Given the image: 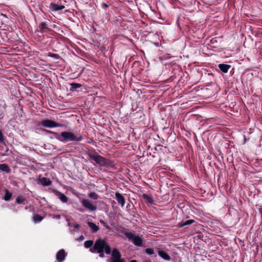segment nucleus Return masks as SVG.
<instances>
[{
	"instance_id": "nucleus-1",
	"label": "nucleus",
	"mask_w": 262,
	"mask_h": 262,
	"mask_svg": "<svg viewBox=\"0 0 262 262\" xmlns=\"http://www.w3.org/2000/svg\"><path fill=\"white\" fill-rule=\"evenodd\" d=\"M90 251L92 253H99L101 258L105 257L104 253L106 254L111 253V257L106 260V262H125L121 257L120 251L117 248H114L112 251L110 245L104 239H97L93 247L90 249Z\"/></svg>"
},
{
	"instance_id": "nucleus-2",
	"label": "nucleus",
	"mask_w": 262,
	"mask_h": 262,
	"mask_svg": "<svg viewBox=\"0 0 262 262\" xmlns=\"http://www.w3.org/2000/svg\"><path fill=\"white\" fill-rule=\"evenodd\" d=\"M50 134L54 135V137L60 141L62 142H68L71 141H80L82 140V137L79 135L76 136L71 132H63L60 134L50 131Z\"/></svg>"
},
{
	"instance_id": "nucleus-3",
	"label": "nucleus",
	"mask_w": 262,
	"mask_h": 262,
	"mask_svg": "<svg viewBox=\"0 0 262 262\" xmlns=\"http://www.w3.org/2000/svg\"><path fill=\"white\" fill-rule=\"evenodd\" d=\"M89 157L100 166H103L106 168H113L115 166L113 161L105 158L104 157L98 155L97 152H95L94 154H91L89 156Z\"/></svg>"
},
{
	"instance_id": "nucleus-4",
	"label": "nucleus",
	"mask_w": 262,
	"mask_h": 262,
	"mask_svg": "<svg viewBox=\"0 0 262 262\" xmlns=\"http://www.w3.org/2000/svg\"><path fill=\"white\" fill-rule=\"evenodd\" d=\"M125 236L134 244L137 246H141L143 240L139 235H136L132 232H126L124 233Z\"/></svg>"
},
{
	"instance_id": "nucleus-5",
	"label": "nucleus",
	"mask_w": 262,
	"mask_h": 262,
	"mask_svg": "<svg viewBox=\"0 0 262 262\" xmlns=\"http://www.w3.org/2000/svg\"><path fill=\"white\" fill-rule=\"evenodd\" d=\"M82 206L91 211H95L97 210V206L92 204L89 200L83 199L81 201Z\"/></svg>"
},
{
	"instance_id": "nucleus-6",
	"label": "nucleus",
	"mask_w": 262,
	"mask_h": 262,
	"mask_svg": "<svg viewBox=\"0 0 262 262\" xmlns=\"http://www.w3.org/2000/svg\"><path fill=\"white\" fill-rule=\"evenodd\" d=\"M52 191L62 203H67L68 202L69 199L63 193L55 190H53Z\"/></svg>"
},
{
	"instance_id": "nucleus-7",
	"label": "nucleus",
	"mask_w": 262,
	"mask_h": 262,
	"mask_svg": "<svg viewBox=\"0 0 262 262\" xmlns=\"http://www.w3.org/2000/svg\"><path fill=\"white\" fill-rule=\"evenodd\" d=\"M115 199L117 201L118 203L120 204L122 207H123L125 203V199L123 195L117 192L115 193Z\"/></svg>"
},
{
	"instance_id": "nucleus-8",
	"label": "nucleus",
	"mask_w": 262,
	"mask_h": 262,
	"mask_svg": "<svg viewBox=\"0 0 262 262\" xmlns=\"http://www.w3.org/2000/svg\"><path fill=\"white\" fill-rule=\"evenodd\" d=\"M65 8L64 6L61 4H57L55 3H50V10L52 11H60Z\"/></svg>"
},
{
	"instance_id": "nucleus-9",
	"label": "nucleus",
	"mask_w": 262,
	"mask_h": 262,
	"mask_svg": "<svg viewBox=\"0 0 262 262\" xmlns=\"http://www.w3.org/2000/svg\"><path fill=\"white\" fill-rule=\"evenodd\" d=\"M66 253L63 249H60L56 254V259L58 262H62L66 257Z\"/></svg>"
},
{
	"instance_id": "nucleus-10",
	"label": "nucleus",
	"mask_w": 262,
	"mask_h": 262,
	"mask_svg": "<svg viewBox=\"0 0 262 262\" xmlns=\"http://www.w3.org/2000/svg\"><path fill=\"white\" fill-rule=\"evenodd\" d=\"M158 255L163 259L166 260H170L171 259L170 256L164 250H159L158 251Z\"/></svg>"
},
{
	"instance_id": "nucleus-11",
	"label": "nucleus",
	"mask_w": 262,
	"mask_h": 262,
	"mask_svg": "<svg viewBox=\"0 0 262 262\" xmlns=\"http://www.w3.org/2000/svg\"><path fill=\"white\" fill-rule=\"evenodd\" d=\"M219 68L222 72L224 73H226L231 68V66L229 64L221 63L219 64Z\"/></svg>"
},
{
	"instance_id": "nucleus-12",
	"label": "nucleus",
	"mask_w": 262,
	"mask_h": 262,
	"mask_svg": "<svg viewBox=\"0 0 262 262\" xmlns=\"http://www.w3.org/2000/svg\"><path fill=\"white\" fill-rule=\"evenodd\" d=\"M88 225L91 228L93 233H95L99 230V226L93 222H88Z\"/></svg>"
},
{
	"instance_id": "nucleus-13",
	"label": "nucleus",
	"mask_w": 262,
	"mask_h": 262,
	"mask_svg": "<svg viewBox=\"0 0 262 262\" xmlns=\"http://www.w3.org/2000/svg\"><path fill=\"white\" fill-rule=\"evenodd\" d=\"M36 125L37 127H49V119H45L41 121H39Z\"/></svg>"
},
{
	"instance_id": "nucleus-14",
	"label": "nucleus",
	"mask_w": 262,
	"mask_h": 262,
	"mask_svg": "<svg viewBox=\"0 0 262 262\" xmlns=\"http://www.w3.org/2000/svg\"><path fill=\"white\" fill-rule=\"evenodd\" d=\"M0 170L3 172H5L7 173L11 172V169L8 164L4 163L0 164Z\"/></svg>"
},
{
	"instance_id": "nucleus-15",
	"label": "nucleus",
	"mask_w": 262,
	"mask_h": 262,
	"mask_svg": "<svg viewBox=\"0 0 262 262\" xmlns=\"http://www.w3.org/2000/svg\"><path fill=\"white\" fill-rule=\"evenodd\" d=\"M44 218V216H42L38 214H34L33 216L32 217V221L35 223H40Z\"/></svg>"
},
{
	"instance_id": "nucleus-16",
	"label": "nucleus",
	"mask_w": 262,
	"mask_h": 262,
	"mask_svg": "<svg viewBox=\"0 0 262 262\" xmlns=\"http://www.w3.org/2000/svg\"><path fill=\"white\" fill-rule=\"evenodd\" d=\"M38 183L42 186L49 185V179L46 178H40L38 180Z\"/></svg>"
},
{
	"instance_id": "nucleus-17",
	"label": "nucleus",
	"mask_w": 262,
	"mask_h": 262,
	"mask_svg": "<svg viewBox=\"0 0 262 262\" xmlns=\"http://www.w3.org/2000/svg\"><path fill=\"white\" fill-rule=\"evenodd\" d=\"M50 57L53 59V62L56 63H59L60 60H61L60 56L57 54L50 53Z\"/></svg>"
},
{
	"instance_id": "nucleus-18",
	"label": "nucleus",
	"mask_w": 262,
	"mask_h": 262,
	"mask_svg": "<svg viewBox=\"0 0 262 262\" xmlns=\"http://www.w3.org/2000/svg\"><path fill=\"white\" fill-rule=\"evenodd\" d=\"M194 222L195 221L193 220H189L186 221H183L179 223V225L180 227L182 228L185 226L189 225Z\"/></svg>"
},
{
	"instance_id": "nucleus-19",
	"label": "nucleus",
	"mask_w": 262,
	"mask_h": 262,
	"mask_svg": "<svg viewBox=\"0 0 262 262\" xmlns=\"http://www.w3.org/2000/svg\"><path fill=\"white\" fill-rule=\"evenodd\" d=\"M4 191L5 195L3 196V199L6 201H9L12 196V193L6 189L4 190Z\"/></svg>"
},
{
	"instance_id": "nucleus-20",
	"label": "nucleus",
	"mask_w": 262,
	"mask_h": 262,
	"mask_svg": "<svg viewBox=\"0 0 262 262\" xmlns=\"http://www.w3.org/2000/svg\"><path fill=\"white\" fill-rule=\"evenodd\" d=\"M26 199L23 195H19L16 199V203L17 204H25Z\"/></svg>"
},
{
	"instance_id": "nucleus-21",
	"label": "nucleus",
	"mask_w": 262,
	"mask_h": 262,
	"mask_svg": "<svg viewBox=\"0 0 262 262\" xmlns=\"http://www.w3.org/2000/svg\"><path fill=\"white\" fill-rule=\"evenodd\" d=\"M70 90L71 91H75L78 88H80L81 86V84L77 83H72L70 84Z\"/></svg>"
},
{
	"instance_id": "nucleus-22",
	"label": "nucleus",
	"mask_w": 262,
	"mask_h": 262,
	"mask_svg": "<svg viewBox=\"0 0 262 262\" xmlns=\"http://www.w3.org/2000/svg\"><path fill=\"white\" fill-rule=\"evenodd\" d=\"M38 28L42 33H43L46 32L47 30H48L47 25L45 23H40L39 25Z\"/></svg>"
},
{
	"instance_id": "nucleus-23",
	"label": "nucleus",
	"mask_w": 262,
	"mask_h": 262,
	"mask_svg": "<svg viewBox=\"0 0 262 262\" xmlns=\"http://www.w3.org/2000/svg\"><path fill=\"white\" fill-rule=\"evenodd\" d=\"M61 126H63V125L60 123H57L53 120H50V128Z\"/></svg>"
},
{
	"instance_id": "nucleus-24",
	"label": "nucleus",
	"mask_w": 262,
	"mask_h": 262,
	"mask_svg": "<svg viewBox=\"0 0 262 262\" xmlns=\"http://www.w3.org/2000/svg\"><path fill=\"white\" fill-rule=\"evenodd\" d=\"M94 242L92 240L86 241L84 243V246L86 248H91Z\"/></svg>"
},
{
	"instance_id": "nucleus-25",
	"label": "nucleus",
	"mask_w": 262,
	"mask_h": 262,
	"mask_svg": "<svg viewBox=\"0 0 262 262\" xmlns=\"http://www.w3.org/2000/svg\"><path fill=\"white\" fill-rule=\"evenodd\" d=\"M143 198L145 200H146L147 202H148L150 204H152L154 202L152 198L146 194H143Z\"/></svg>"
},
{
	"instance_id": "nucleus-26",
	"label": "nucleus",
	"mask_w": 262,
	"mask_h": 262,
	"mask_svg": "<svg viewBox=\"0 0 262 262\" xmlns=\"http://www.w3.org/2000/svg\"><path fill=\"white\" fill-rule=\"evenodd\" d=\"M53 28L55 30L53 31V32H55L56 31H59L60 30L59 27L57 26L55 24L51 25L50 24V35H53L51 29Z\"/></svg>"
},
{
	"instance_id": "nucleus-27",
	"label": "nucleus",
	"mask_w": 262,
	"mask_h": 262,
	"mask_svg": "<svg viewBox=\"0 0 262 262\" xmlns=\"http://www.w3.org/2000/svg\"><path fill=\"white\" fill-rule=\"evenodd\" d=\"M88 196L89 198L93 200H97L99 197L98 195L94 192L89 193Z\"/></svg>"
},
{
	"instance_id": "nucleus-28",
	"label": "nucleus",
	"mask_w": 262,
	"mask_h": 262,
	"mask_svg": "<svg viewBox=\"0 0 262 262\" xmlns=\"http://www.w3.org/2000/svg\"><path fill=\"white\" fill-rule=\"evenodd\" d=\"M100 223L103 225L104 227H105L107 229H108L109 231L111 230L110 227L107 225V224L103 220H100Z\"/></svg>"
},
{
	"instance_id": "nucleus-29",
	"label": "nucleus",
	"mask_w": 262,
	"mask_h": 262,
	"mask_svg": "<svg viewBox=\"0 0 262 262\" xmlns=\"http://www.w3.org/2000/svg\"><path fill=\"white\" fill-rule=\"evenodd\" d=\"M145 252L148 255H152L154 254V250L152 248H147L145 249Z\"/></svg>"
},
{
	"instance_id": "nucleus-30",
	"label": "nucleus",
	"mask_w": 262,
	"mask_h": 262,
	"mask_svg": "<svg viewBox=\"0 0 262 262\" xmlns=\"http://www.w3.org/2000/svg\"><path fill=\"white\" fill-rule=\"evenodd\" d=\"M0 143L2 144L5 143L4 137L1 130H0Z\"/></svg>"
},
{
	"instance_id": "nucleus-31",
	"label": "nucleus",
	"mask_w": 262,
	"mask_h": 262,
	"mask_svg": "<svg viewBox=\"0 0 262 262\" xmlns=\"http://www.w3.org/2000/svg\"><path fill=\"white\" fill-rule=\"evenodd\" d=\"M108 5H107V4L105 3H102L101 4V7L103 8V9H106V8H107L108 7Z\"/></svg>"
},
{
	"instance_id": "nucleus-32",
	"label": "nucleus",
	"mask_w": 262,
	"mask_h": 262,
	"mask_svg": "<svg viewBox=\"0 0 262 262\" xmlns=\"http://www.w3.org/2000/svg\"><path fill=\"white\" fill-rule=\"evenodd\" d=\"M84 239V236L83 235H81V236H79V237L77 239V240L78 241H82Z\"/></svg>"
},
{
	"instance_id": "nucleus-33",
	"label": "nucleus",
	"mask_w": 262,
	"mask_h": 262,
	"mask_svg": "<svg viewBox=\"0 0 262 262\" xmlns=\"http://www.w3.org/2000/svg\"><path fill=\"white\" fill-rule=\"evenodd\" d=\"M31 208H32L31 206H26L25 207V209H26L27 210H29V211H31Z\"/></svg>"
},
{
	"instance_id": "nucleus-34",
	"label": "nucleus",
	"mask_w": 262,
	"mask_h": 262,
	"mask_svg": "<svg viewBox=\"0 0 262 262\" xmlns=\"http://www.w3.org/2000/svg\"><path fill=\"white\" fill-rule=\"evenodd\" d=\"M53 218H56L57 219H60V215H53Z\"/></svg>"
},
{
	"instance_id": "nucleus-35",
	"label": "nucleus",
	"mask_w": 262,
	"mask_h": 262,
	"mask_svg": "<svg viewBox=\"0 0 262 262\" xmlns=\"http://www.w3.org/2000/svg\"><path fill=\"white\" fill-rule=\"evenodd\" d=\"M80 227V226L79 224H76L74 225V228H79Z\"/></svg>"
},
{
	"instance_id": "nucleus-36",
	"label": "nucleus",
	"mask_w": 262,
	"mask_h": 262,
	"mask_svg": "<svg viewBox=\"0 0 262 262\" xmlns=\"http://www.w3.org/2000/svg\"><path fill=\"white\" fill-rule=\"evenodd\" d=\"M79 210L81 212H83L84 210L83 209H79Z\"/></svg>"
},
{
	"instance_id": "nucleus-37",
	"label": "nucleus",
	"mask_w": 262,
	"mask_h": 262,
	"mask_svg": "<svg viewBox=\"0 0 262 262\" xmlns=\"http://www.w3.org/2000/svg\"><path fill=\"white\" fill-rule=\"evenodd\" d=\"M130 262H137L136 260H132Z\"/></svg>"
},
{
	"instance_id": "nucleus-38",
	"label": "nucleus",
	"mask_w": 262,
	"mask_h": 262,
	"mask_svg": "<svg viewBox=\"0 0 262 262\" xmlns=\"http://www.w3.org/2000/svg\"><path fill=\"white\" fill-rule=\"evenodd\" d=\"M162 145H158L157 146V147H162Z\"/></svg>"
}]
</instances>
